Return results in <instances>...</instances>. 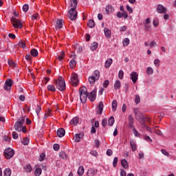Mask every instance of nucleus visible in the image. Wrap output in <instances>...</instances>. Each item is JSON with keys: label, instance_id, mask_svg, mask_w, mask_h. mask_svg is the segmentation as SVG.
Here are the masks:
<instances>
[{"label": "nucleus", "instance_id": "bf43d9fd", "mask_svg": "<svg viewBox=\"0 0 176 176\" xmlns=\"http://www.w3.org/2000/svg\"><path fill=\"white\" fill-rule=\"evenodd\" d=\"M108 86H109V80H106L103 82V87H104V89H107Z\"/></svg>", "mask_w": 176, "mask_h": 176}, {"label": "nucleus", "instance_id": "9b49d317", "mask_svg": "<svg viewBox=\"0 0 176 176\" xmlns=\"http://www.w3.org/2000/svg\"><path fill=\"white\" fill-rule=\"evenodd\" d=\"M130 76L133 83H135L138 80V73L133 72L131 73Z\"/></svg>", "mask_w": 176, "mask_h": 176}, {"label": "nucleus", "instance_id": "864d4df0", "mask_svg": "<svg viewBox=\"0 0 176 176\" xmlns=\"http://www.w3.org/2000/svg\"><path fill=\"white\" fill-rule=\"evenodd\" d=\"M154 65L155 67H160V60H159L158 58L155 59L154 60Z\"/></svg>", "mask_w": 176, "mask_h": 176}, {"label": "nucleus", "instance_id": "774afa93", "mask_svg": "<svg viewBox=\"0 0 176 176\" xmlns=\"http://www.w3.org/2000/svg\"><path fill=\"white\" fill-rule=\"evenodd\" d=\"M126 10L129 12V13H133V8L129 5L126 6Z\"/></svg>", "mask_w": 176, "mask_h": 176}, {"label": "nucleus", "instance_id": "2f4dec72", "mask_svg": "<svg viewBox=\"0 0 176 176\" xmlns=\"http://www.w3.org/2000/svg\"><path fill=\"white\" fill-rule=\"evenodd\" d=\"M91 76H94V78H95L99 80H100V71L95 70Z\"/></svg>", "mask_w": 176, "mask_h": 176}, {"label": "nucleus", "instance_id": "69168bd1", "mask_svg": "<svg viewBox=\"0 0 176 176\" xmlns=\"http://www.w3.org/2000/svg\"><path fill=\"white\" fill-rule=\"evenodd\" d=\"M53 148L54 151H58L60 149V145L58 144H54Z\"/></svg>", "mask_w": 176, "mask_h": 176}, {"label": "nucleus", "instance_id": "680f3d73", "mask_svg": "<svg viewBox=\"0 0 176 176\" xmlns=\"http://www.w3.org/2000/svg\"><path fill=\"white\" fill-rule=\"evenodd\" d=\"M12 138L14 140H17L19 138V133H17L16 131L12 132Z\"/></svg>", "mask_w": 176, "mask_h": 176}, {"label": "nucleus", "instance_id": "37998d69", "mask_svg": "<svg viewBox=\"0 0 176 176\" xmlns=\"http://www.w3.org/2000/svg\"><path fill=\"white\" fill-rule=\"evenodd\" d=\"M30 54H32L33 57H36V56H38V50H36V49L31 50Z\"/></svg>", "mask_w": 176, "mask_h": 176}, {"label": "nucleus", "instance_id": "412c9836", "mask_svg": "<svg viewBox=\"0 0 176 176\" xmlns=\"http://www.w3.org/2000/svg\"><path fill=\"white\" fill-rule=\"evenodd\" d=\"M111 107L113 112L116 111V109H118V101L116 100L112 101Z\"/></svg>", "mask_w": 176, "mask_h": 176}, {"label": "nucleus", "instance_id": "423d86ee", "mask_svg": "<svg viewBox=\"0 0 176 176\" xmlns=\"http://www.w3.org/2000/svg\"><path fill=\"white\" fill-rule=\"evenodd\" d=\"M14 155V151L11 148H6L4 151V156L6 159H12V157Z\"/></svg>", "mask_w": 176, "mask_h": 176}, {"label": "nucleus", "instance_id": "7c9ffc66", "mask_svg": "<svg viewBox=\"0 0 176 176\" xmlns=\"http://www.w3.org/2000/svg\"><path fill=\"white\" fill-rule=\"evenodd\" d=\"M103 109H104V103H102V102H100L98 105L99 115H101V113H102Z\"/></svg>", "mask_w": 176, "mask_h": 176}, {"label": "nucleus", "instance_id": "72a5a7b5", "mask_svg": "<svg viewBox=\"0 0 176 176\" xmlns=\"http://www.w3.org/2000/svg\"><path fill=\"white\" fill-rule=\"evenodd\" d=\"M69 65L72 69L75 68V67L76 66V60L72 59V60H70Z\"/></svg>", "mask_w": 176, "mask_h": 176}, {"label": "nucleus", "instance_id": "ea45409f", "mask_svg": "<svg viewBox=\"0 0 176 176\" xmlns=\"http://www.w3.org/2000/svg\"><path fill=\"white\" fill-rule=\"evenodd\" d=\"M131 129H132L133 133L135 137L140 136V133H138V131H137V129H135V127L133 126V127H131Z\"/></svg>", "mask_w": 176, "mask_h": 176}, {"label": "nucleus", "instance_id": "e2e57ef3", "mask_svg": "<svg viewBox=\"0 0 176 176\" xmlns=\"http://www.w3.org/2000/svg\"><path fill=\"white\" fill-rule=\"evenodd\" d=\"M117 164H118V157H116L113 158V167H116Z\"/></svg>", "mask_w": 176, "mask_h": 176}, {"label": "nucleus", "instance_id": "20e7f679", "mask_svg": "<svg viewBox=\"0 0 176 176\" xmlns=\"http://www.w3.org/2000/svg\"><path fill=\"white\" fill-rule=\"evenodd\" d=\"M68 16L69 19L74 21V20H76V17H78V12H76V10L71 8L68 11Z\"/></svg>", "mask_w": 176, "mask_h": 176}, {"label": "nucleus", "instance_id": "a19ab883", "mask_svg": "<svg viewBox=\"0 0 176 176\" xmlns=\"http://www.w3.org/2000/svg\"><path fill=\"white\" fill-rule=\"evenodd\" d=\"M146 74L147 75H153V68L151 67H147Z\"/></svg>", "mask_w": 176, "mask_h": 176}, {"label": "nucleus", "instance_id": "9d476101", "mask_svg": "<svg viewBox=\"0 0 176 176\" xmlns=\"http://www.w3.org/2000/svg\"><path fill=\"white\" fill-rule=\"evenodd\" d=\"M12 85L13 84L12 80H7L3 85L4 90H10L12 89Z\"/></svg>", "mask_w": 176, "mask_h": 176}, {"label": "nucleus", "instance_id": "f8f14e48", "mask_svg": "<svg viewBox=\"0 0 176 176\" xmlns=\"http://www.w3.org/2000/svg\"><path fill=\"white\" fill-rule=\"evenodd\" d=\"M87 174L88 176H94L96 174H97V169L90 168L88 169Z\"/></svg>", "mask_w": 176, "mask_h": 176}, {"label": "nucleus", "instance_id": "c03bdc74", "mask_svg": "<svg viewBox=\"0 0 176 176\" xmlns=\"http://www.w3.org/2000/svg\"><path fill=\"white\" fill-rule=\"evenodd\" d=\"M47 89L49 91H56V87L53 85H48Z\"/></svg>", "mask_w": 176, "mask_h": 176}, {"label": "nucleus", "instance_id": "e433bc0d", "mask_svg": "<svg viewBox=\"0 0 176 176\" xmlns=\"http://www.w3.org/2000/svg\"><path fill=\"white\" fill-rule=\"evenodd\" d=\"M115 123V118L113 117H110L108 120V124L109 126H113V124Z\"/></svg>", "mask_w": 176, "mask_h": 176}, {"label": "nucleus", "instance_id": "4d7b16f0", "mask_svg": "<svg viewBox=\"0 0 176 176\" xmlns=\"http://www.w3.org/2000/svg\"><path fill=\"white\" fill-rule=\"evenodd\" d=\"M18 46H19V47H22V49H25V43H24L23 41H19Z\"/></svg>", "mask_w": 176, "mask_h": 176}, {"label": "nucleus", "instance_id": "dca6fc26", "mask_svg": "<svg viewBox=\"0 0 176 176\" xmlns=\"http://www.w3.org/2000/svg\"><path fill=\"white\" fill-rule=\"evenodd\" d=\"M97 80H98V79L94 78V76H90L88 78V82L89 85H94L96 82H97Z\"/></svg>", "mask_w": 176, "mask_h": 176}, {"label": "nucleus", "instance_id": "c9c22d12", "mask_svg": "<svg viewBox=\"0 0 176 176\" xmlns=\"http://www.w3.org/2000/svg\"><path fill=\"white\" fill-rule=\"evenodd\" d=\"M42 174V169L39 168H36L34 171V175L40 176Z\"/></svg>", "mask_w": 176, "mask_h": 176}, {"label": "nucleus", "instance_id": "4c0bfd02", "mask_svg": "<svg viewBox=\"0 0 176 176\" xmlns=\"http://www.w3.org/2000/svg\"><path fill=\"white\" fill-rule=\"evenodd\" d=\"M124 46H129L130 45V39L129 38H125L122 41Z\"/></svg>", "mask_w": 176, "mask_h": 176}, {"label": "nucleus", "instance_id": "bb28decb", "mask_svg": "<svg viewBox=\"0 0 176 176\" xmlns=\"http://www.w3.org/2000/svg\"><path fill=\"white\" fill-rule=\"evenodd\" d=\"M120 80H117L115 83H114V85H113V87H114V89L115 90H118L119 89H120Z\"/></svg>", "mask_w": 176, "mask_h": 176}, {"label": "nucleus", "instance_id": "de8ad7c7", "mask_svg": "<svg viewBox=\"0 0 176 176\" xmlns=\"http://www.w3.org/2000/svg\"><path fill=\"white\" fill-rule=\"evenodd\" d=\"M28 9H30V6H28V4H25L23 6V11L25 13H27V12H28Z\"/></svg>", "mask_w": 176, "mask_h": 176}, {"label": "nucleus", "instance_id": "ddd939ff", "mask_svg": "<svg viewBox=\"0 0 176 176\" xmlns=\"http://www.w3.org/2000/svg\"><path fill=\"white\" fill-rule=\"evenodd\" d=\"M128 120H129V126L130 128L134 127V117H133L132 114H130L128 117Z\"/></svg>", "mask_w": 176, "mask_h": 176}, {"label": "nucleus", "instance_id": "a211bd4d", "mask_svg": "<svg viewBox=\"0 0 176 176\" xmlns=\"http://www.w3.org/2000/svg\"><path fill=\"white\" fill-rule=\"evenodd\" d=\"M112 63H113L112 58H107L104 63L105 68H109L112 65Z\"/></svg>", "mask_w": 176, "mask_h": 176}, {"label": "nucleus", "instance_id": "58836bf2", "mask_svg": "<svg viewBox=\"0 0 176 176\" xmlns=\"http://www.w3.org/2000/svg\"><path fill=\"white\" fill-rule=\"evenodd\" d=\"M65 56V52L64 51H61L60 55L58 56V60L60 61H63V59L64 58Z\"/></svg>", "mask_w": 176, "mask_h": 176}, {"label": "nucleus", "instance_id": "6e6552de", "mask_svg": "<svg viewBox=\"0 0 176 176\" xmlns=\"http://www.w3.org/2000/svg\"><path fill=\"white\" fill-rule=\"evenodd\" d=\"M135 116V119L138 120L140 123H145L146 118L142 113L140 112L138 114H136Z\"/></svg>", "mask_w": 176, "mask_h": 176}, {"label": "nucleus", "instance_id": "603ef678", "mask_svg": "<svg viewBox=\"0 0 176 176\" xmlns=\"http://www.w3.org/2000/svg\"><path fill=\"white\" fill-rule=\"evenodd\" d=\"M41 111H42V108L41 107V106H37V107L36 109V113L38 118H39V113L41 112Z\"/></svg>", "mask_w": 176, "mask_h": 176}, {"label": "nucleus", "instance_id": "7ed1b4c3", "mask_svg": "<svg viewBox=\"0 0 176 176\" xmlns=\"http://www.w3.org/2000/svg\"><path fill=\"white\" fill-rule=\"evenodd\" d=\"M56 86L58 90L63 91L65 89V80L63 77H58V80L56 81Z\"/></svg>", "mask_w": 176, "mask_h": 176}, {"label": "nucleus", "instance_id": "0e129e2a", "mask_svg": "<svg viewBox=\"0 0 176 176\" xmlns=\"http://www.w3.org/2000/svg\"><path fill=\"white\" fill-rule=\"evenodd\" d=\"M107 124H108V120H107V119L104 118L102 120V126H103V127H105V126H107Z\"/></svg>", "mask_w": 176, "mask_h": 176}, {"label": "nucleus", "instance_id": "79ce46f5", "mask_svg": "<svg viewBox=\"0 0 176 176\" xmlns=\"http://www.w3.org/2000/svg\"><path fill=\"white\" fill-rule=\"evenodd\" d=\"M23 145H28L30 144V139L28 138H25L21 141Z\"/></svg>", "mask_w": 176, "mask_h": 176}, {"label": "nucleus", "instance_id": "f257e3e1", "mask_svg": "<svg viewBox=\"0 0 176 176\" xmlns=\"http://www.w3.org/2000/svg\"><path fill=\"white\" fill-rule=\"evenodd\" d=\"M80 91V100L82 104H85L87 100L89 93H87V88L82 87L79 89Z\"/></svg>", "mask_w": 176, "mask_h": 176}, {"label": "nucleus", "instance_id": "4468645a", "mask_svg": "<svg viewBox=\"0 0 176 176\" xmlns=\"http://www.w3.org/2000/svg\"><path fill=\"white\" fill-rule=\"evenodd\" d=\"M56 134H57L58 137L61 138L64 137V135H65V130L63 128H60L58 129Z\"/></svg>", "mask_w": 176, "mask_h": 176}, {"label": "nucleus", "instance_id": "49530a36", "mask_svg": "<svg viewBox=\"0 0 176 176\" xmlns=\"http://www.w3.org/2000/svg\"><path fill=\"white\" fill-rule=\"evenodd\" d=\"M8 65L12 68H16V67H17V64H16L13 60H8Z\"/></svg>", "mask_w": 176, "mask_h": 176}, {"label": "nucleus", "instance_id": "13d9d810", "mask_svg": "<svg viewBox=\"0 0 176 176\" xmlns=\"http://www.w3.org/2000/svg\"><path fill=\"white\" fill-rule=\"evenodd\" d=\"M45 157H46V155L45 153H41L39 156V161L43 162V160H45Z\"/></svg>", "mask_w": 176, "mask_h": 176}, {"label": "nucleus", "instance_id": "6e6d98bb", "mask_svg": "<svg viewBox=\"0 0 176 176\" xmlns=\"http://www.w3.org/2000/svg\"><path fill=\"white\" fill-rule=\"evenodd\" d=\"M153 25H154V27L159 26V19H157V18H155L153 19Z\"/></svg>", "mask_w": 176, "mask_h": 176}, {"label": "nucleus", "instance_id": "2eb2a0df", "mask_svg": "<svg viewBox=\"0 0 176 176\" xmlns=\"http://www.w3.org/2000/svg\"><path fill=\"white\" fill-rule=\"evenodd\" d=\"M96 91L93 90L89 94H88V98L90 101L93 102L96 100Z\"/></svg>", "mask_w": 176, "mask_h": 176}, {"label": "nucleus", "instance_id": "052dcab7", "mask_svg": "<svg viewBox=\"0 0 176 176\" xmlns=\"http://www.w3.org/2000/svg\"><path fill=\"white\" fill-rule=\"evenodd\" d=\"M39 19V14L36 13L32 16V20H38Z\"/></svg>", "mask_w": 176, "mask_h": 176}, {"label": "nucleus", "instance_id": "f3484780", "mask_svg": "<svg viewBox=\"0 0 176 176\" xmlns=\"http://www.w3.org/2000/svg\"><path fill=\"white\" fill-rule=\"evenodd\" d=\"M104 32L106 38H111V30L108 29V28H104Z\"/></svg>", "mask_w": 176, "mask_h": 176}, {"label": "nucleus", "instance_id": "aec40b11", "mask_svg": "<svg viewBox=\"0 0 176 176\" xmlns=\"http://www.w3.org/2000/svg\"><path fill=\"white\" fill-rule=\"evenodd\" d=\"M70 124H73L74 126H76L79 123V118L74 117L70 122Z\"/></svg>", "mask_w": 176, "mask_h": 176}, {"label": "nucleus", "instance_id": "39448f33", "mask_svg": "<svg viewBox=\"0 0 176 176\" xmlns=\"http://www.w3.org/2000/svg\"><path fill=\"white\" fill-rule=\"evenodd\" d=\"M11 23H12L13 27L14 28H23V23H21V21L18 19H16L14 17L11 18Z\"/></svg>", "mask_w": 176, "mask_h": 176}, {"label": "nucleus", "instance_id": "a878e982", "mask_svg": "<svg viewBox=\"0 0 176 176\" xmlns=\"http://www.w3.org/2000/svg\"><path fill=\"white\" fill-rule=\"evenodd\" d=\"M71 8L72 9H76V6H78V1L76 0H71Z\"/></svg>", "mask_w": 176, "mask_h": 176}, {"label": "nucleus", "instance_id": "c85d7f7f", "mask_svg": "<svg viewBox=\"0 0 176 176\" xmlns=\"http://www.w3.org/2000/svg\"><path fill=\"white\" fill-rule=\"evenodd\" d=\"M78 175L80 176L83 175L85 174V168L83 166H79L78 170Z\"/></svg>", "mask_w": 176, "mask_h": 176}, {"label": "nucleus", "instance_id": "4be33fe9", "mask_svg": "<svg viewBox=\"0 0 176 176\" xmlns=\"http://www.w3.org/2000/svg\"><path fill=\"white\" fill-rule=\"evenodd\" d=\"M107 14H109V13H112L115 9L112 7V6H107L105 8Z\"/></svg>", "mask_w": 176, "mask_h": 176}, {"label": "nucleus", "instance_id": "cd10ccee", "mask_svg": "<svg viewBox=\"0 0 176 176\" xmlns=\"http://www.w3.org/2000/svg\"><path fill=\"white\" fill-rule=\"evenodd\" d=\"M121 164L124 168H129V163L125 159L122 160Z\"/></svg>", "mask_w": 176, "mask_h": 176}, {"label": "nucleus", "instance_id": "b1692460", "mask_svg": "<svg viewBox=\"0 0 176 176\" xmlns=\"http://www.w3.org/2000/svg\"><path fill=\"white\" fill-rule=\"evenodd\" d=\"M130 145L132 151H137V144H135V142H134V140H130Z\"/></svg>", "mask_w": 176, "mask_h": 176}, {"label": "nucleus", "instance_id": "f704fd0d", "mask_svg": "<svg viewBox=\"0 0 176 176\" xmlns=\"http://www.w3.org/2000/svg\"><path fill=\"white\" fill-rule=\"evenodd\" d=\"M25 170L26 173H31L32 171V166H31V165L28 164L26 165L25 167Z\"/></svg>", "mask_w": 176, "mask_h": 176}, {"label": "nucleus", "instance_id": "f03ea898", "mask_svg": "<svg viewBox=\"0 0 176 176\" xmlns=\"http://www.w3.org/2000/svg\"><path fill=\"white\" fill-rule=\"evenodd\" d=\"M25 122V117H21L14 124V129L16 131H21L23 124Z\"/></svg>", "mask_w": 176, "mask_h": 176}, {"label": "nucleus", "instance_id": "393cba45", "mask_svg": "<svg viewBox=\"0 0 176 176\" xmlns=\"http://www.w3.org/2000/svg\"><path fill=\"white\" fill-rule=\"evenodd\" d=\"M82 138H83V135L82 133L76 134L75 142H79Z\"/></svg>", "mask_w": 176, "mask_h": 176}, {"label": "nucleus", "instance_id": "5fc2aeb1", "mask_svg": "<svg viewBox=\"0 0 176 176\" xmlns=\"http://www.w3.org/2000/svg\"><path fill=\"white\" fill-rule=\"evenodd\" d=\"M140 101H141V98H140V95H136V96L135 98V104H140Z\"/></svg>", "mask_w": 176, "mask_h": 176}, {"label": "nucleus", "instance_id": "5701e85b", "mask_svg": "<svg viewBox=\"0 0 176 176\" xmlns=\"http://www.w3.org/2000/svg\"><path fill=\"white\" fill-rule=\"evenodd\" d=\"M98 47V43L96 42L92 43L90 45V49H91V50H92V52L97 50Z\"/></svg>", "mask_w": 176, "mask_h": 176}, {"label": "nucleus", "instance_id": "c756f323", "mask_svg": "<svg viewBox=\"0 0 176 176\" xmlns=\"http://www.w3.org/2000/svg\"><path fill=\"white\" fill-rule=\"evenodd\" d=\"M87 25L89 28H94V27L96 25V23L94 22V21L93 19H90L88 21Z\"/></svg>", "mask_w": 176, "mask_h": 176}, {"label": "nucleus", "instance_id": "6ab92c4d", "mask_svg": "<svg viewBox=\"0 0 176 176\" xmlns=\"http://www.w3.org/2000/svg\"><path fill=\"white\" fill-rule=\"evenodd\" d=\"M61 28H63V20L58 19L56 21V29L60 30Z\"/></svg>", "mask_w": 176, "mask_h": 176}, {"label": "nucleus", "instance_id": "3c124183", "mask_svg": "<svg viewBox=\"0 0 176 176\" xmlns=\"http://www.w3.org/2000/svg\"><path fill=\"white\" fill-rule=\"evenodd\" d=\"M124 76V73L123 70H120L118 72V78L119 79H123V76Z\"/></svg>", "mask_w": 176, "mask_h": 176}, {"label": "nucleus", "instance_id": "1a4fd4ad", "mask_svg": "<svg viewBox=\"0 0 176 176\" xmlns=\"http://www.w3.org/2000/svg\"><path fill=\"white\" fill-rule=\"evenodd\" d=\"M157 13H164V14H166V13H167V8L166 7H164L162 4H159L157 7Z\"/></svg>", "mask_w": 176, "mask_h": 176}, {"label": "nucleus", "instance_id": "a18cd8bd", "mask_svg": "<svg viewBox=\"0 0 176 176\" xmlns=\"http://www.w3.org/2000/svg\"><path fill=\"white\" fill-rule=\"evenodd\" d=\"M140 124H142V129H144V130H147V131H152V130L151 129L150 127H148V126H146L145 124V123H140Z\"/></svg>", "mask_w": 176, "mask_h": 176}, {"label": "nucleus", "instance_id": "8fccbe9b", "mask_svg": "<svg viewBox=\"0 0 176 176\" xmlns=\"http://www.w3.org/2000/svg\"><path fill=\"white\" fill-rule=\"evenodd\" d=\"M161 152H162V155H164V156H167V157H170V153H168V152H167V151H166V149H162Z\"/></svg>", "mask_w": 176, "mask_h": 176}, {"label": "nucleus", "instance_id": "338daca9", "mask_svg": "<svg viewBox=\"0 0 176 176\" xmlns=\"http://www.w3.org/2000/svg\"><path fill=\"white\" fill-rule=\"evenodd\" d=\"M156 45H157L156 43V41H153L150 43L149 46H150V47H155V46H156Z\"/></svg>", "mask_w": 176, "mask_h": 176}, {"label": "nucleus", "instance_id": "0eeeda50", "mask_svg": "<svg viewBox=\"0 0 176 176\" xmlns=\"http://www.w3.org/2000/svg\"><path fill=\"white\" fill-rule=\"evenodd\" d=\"M71 82L73 86H78L79 85V81L78 80V74L74 73L71 76Z\"/></svg>", "mask_w": 176, "mask_h": 176}, {"label": "nucleus", "instance_id": "473e14b6", "mask_svg": "<svg viewBox=\"0 0 176 176\" xmlns=\"http://www.w3.org/2000/svg\"><path fill=\"white\" fill-rule=\"evenodd\" d=\"M4 176H10L12 175V171L10 170V168H6L3 171Z\"/></svg>", "mask_w": 176, "mask_h": 176}, {"label": "nucleus", "instance_id": "09e8293b", "mask_svg": "<svg viewBox=\"0 0 176 176\" xmlns=\"http://www.w3.org/2000/svg\"><path fill=\"white\" fill-rule=\"evenodd\" d=\"M60 157H62L63 159H67V154L64 151H60L59 153Z\"/></svg>", "mask_w": 176, "mask_h": 176}]
</instances>
